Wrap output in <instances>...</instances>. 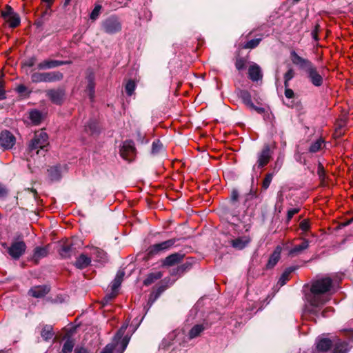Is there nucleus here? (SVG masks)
<instances>
[{
	"instance_id": "nucleus-1",
	"label": "nucleus",
	"mask_w": 353,
	"mask_h": 353,
	"mask_svg": "<svg viewBox=\"0 0 353 353\" xmlns=\"http://www.w3.org/2000/svg\"><path fill=\"white\" fill-rule=\"evenodd\" d=\"M332 281L329 277L316 279L312 283L310 292L305 294V299L312 307L310 312L318 316V308L322 307L330 299V290Z\"/></svg>"
},
{
	"instance_id": "nucleus-2",
	"label": "nucleus",
	"mask_w": 353,
	"mask_h": 353,
	"mask_svg": "<svg viewBox=\"0 0 353 353\" xmlns=\"http://www.w3.org/2000/svg\"><path fill=\"white\" fill-rule=\"evenodd\" d=\"M128 326V322H125L117 332L113 342L108 344L101 353H123L124 352L130 340L128 336H123Z\"/></svg>"
},
{
	"instance_id": "nucleus-3",
	"label": "nucleus",
	"mask_w": 353,
	"mask_h": 353,
	"mask_svg": "<svg viewBox=\"0 0 353 353\" xmlns=\"http://www.w3.org/2000/svg\"><path fill=\"white\" fill-rule=\"evenodd\" d=\"M272 154L273 151L268 144L264 145L261 150L257 152L256 163L252 166L253 176L255 175L256 177L259 176L261 172L258 170L268 165L272 159Z\"/></svg>"
},
{
	"instance_id": "nucleus-4",
	"label": "nucleus",
	"mask_w": 353,
	"mask_h": 353,
	"mask_svg": "<svg viewBox=\"0 0 353 353\" xmlns=\"http://www.w3.org/2000/svg\"><path fill=\"white\" fill-rule=\"evenodd\" d=\"M63 79V74L59 71L34 72L31 74L30 79L34 83H53L60 81Z\"/></svg>"
},
{
	"instance_id": "nucleus-5",
	"label": "nucleus",
	"mask_w": 353,
	"mask_h": 353,
	"mask_svg": "<svg viewBox=\"0 0 353 353\" xmlns=\"http://www.w3.org/2000/svg\"><path fill=\"white\" fill-rule=\"evenodd\" d=\"M48 145V136L46 132L41 130L34 133L33 139L28 145V148L30 151L36 150L37 154H39V150H44Z\"/></svg>"
},
{
	"instance_id": "nucleus-6",
	"label": "nucleus",
	"mask_w": 353,
	"mask_h": 353,
	"mask_svg": "<svg viewBox=\"0 0 353 353\" xmlns=\"http://www.w3.org/2000/svg\"><path fill=\"white\" fill-rule=\"evenodd\" d=\"M101 28L104 32L108 34H114L121 30L122 24L118 17L112 15L102 21Z\"/></svg>"
},
{
	"instance_id": "nucleus-7",
	"label": "nucleus",
	"mask_w": 353,
	"mask_h": 353,
	"mask_svg": "<svg viewBox=\"0 0 353 353\" xmlns=\"http://www.w3.org/2000/svg\"><path fill=\"white\" fill-rule=\"evenodd\" d=\"M1 16L10 28L17 27L21 22L19 14L8 5L1 10Z\"/></svg>"
},
{
	"instance_id": "nucleus-8",
	"label": "nucleus",
	"mask_w": 353,
	"mask_h": 353,
	"mask_svg": "<svg viewBox=\"0 0 353 353\" xmlns=\"http://www.w3.org/2000/svg\"><path fill=\"white\" fill-rule=\"evenodd\" d=\"M26 250V245L23 241L13 242L8 248V252L14 259H19Z\"/></svg>"
},
{
	"instance_id": "nucleus-9",
	"label": "nucleus",
	"mask_w": 353,
	"mask_h": 353,
	"mask_svg": "<svg viewBox=\"0 0 353 353\" xmlns=\"http://www.w3.org/2000/svg\"><path fill=\"white\" fill-rule=\"evenodd\" d=\"M71 63L70 61H59L46 59L39 62L37 65L39 70H46L53 69L63 65H68Z\"/></svg>"
},
{
	"instance_id": "nucleus-10",
	"label": "nucleus",
	"mask_w": 353,
	"mask_h": 353,
	"mask_svg": "<svg viewBox=\"0 0 353 353\" xmlns=\"http://www.w3.org/2000/svg\"><path fill=\"white\" fill-rule=\"evenodd\" d=\"M290 59L293 64L305 72L314 65L310 60L300 57L294 50L290 52Z\"/></svg>"
},
{
	"instance_id": "nucleus-11",
	"label": "nucleus",
	"mask_w": 353,
	"mask_h": 353,
	"mask_svg": "<svg viewBox=\"0 0 353 353\" xmlns=\"http://www.w3.org/2000/svg\"><path fill=\"white\" fill-rule=\"evenodd\" d=\"M176 242V240L175 239H172L159 243L154 244L149 248V253L156 254L161 252L168 250L174 246Z\"/></svg>"
},
{
	"instance_id": "nucleus-12",
	"label": "nucleus",
	"mask_w": 353,
	"mask_h": 353,
	"mask_svg": "<svg viewBox=\"0 0 353 353\" xmlns=\"http://www.w3.org/2000/svg\"><path fill=\"white\" fill-rule=\"evenodd\" d=\"M16 143V138L8 130H3L0 134V145L4 150L12 148Z\"/></svg>"
},
{
	"instance_id": "nucleus-13",
	"label": "nucleus",
	"mask_w": 353,
	"mask_h": 353,
	"mask_svg": "<svg viewBox=\"0 0 353 353\" xmlns=\"http://www.w3.org/2000/svg\"><path fill=\"white\" fill-rule=\"evenodd\" d=\"M135 152L134 143L131 140L124 141L120 149L121 156L126 161H130L131 158L134 155Z\"/></svg>"
},
{
	"instance_id": "nucleus-14",
	"label": "nucleus",
	"mask_w": 353,
	"mask_h": 353,
	"mask_svg": "<svg viewBox=\"0 0 353 353\" xmlns=\"http://www.w3.org/2000/svg\"><path fill=\"white\" fill-rule=\"evenodd\" d=\"M305 72L310 81L313 85L319 87L323 84V74L317 70V68L314 65L310 67Z\"/></svg>"
},
{
	"instance_id": "nucleus-15",
	"label": "nucleus",
	"mask_w": 353,
	"mask_h": 353,
	"mask_svg": "<svg viewBox=\"0 0 353 353\" xmlns=\"http://www.w3.org/2000/svg\"><path fill=\"white\" fill-rule=\"evenodd\" d=\"M47 97L55 104H61L63 100L64 91L63 89H51L46 92Z\"/></svg>"
},
{
	"instance_id": "nucleus-16",
	"label": "nucleus",
	"mask_w": 353,
	"mask_h": 353,
	"mask_svg": "<svg viewBox=\"0 0 353 353\" xmlns=\"http://www.w3.org/2000/svg\"><path fill=\"white\" fill-rule=\"evenodd\" d=\"M50 292V288L48 285H37L31 288L28 294L35 298H42Z\"/></svg>"
},
{
	"instance_id": "nucleus-17",
	"label": "nucleus",
	"mask_w": 353,
	"mask_h": 353,
	"mask_svg": "<svg viewBox=\"0 0 353 353\" xmlns=\"http://www.w3.org/2000/svg\"><path fill=\"white\" fill-rule=\"evenodd\" d=\"M310 241L303 239L301 244L295 245L288 252V255L291 257L296 256L302 254L306 249L309 248Z\"/></svg>"
},
{
	"instance_id": "nucleus-18",
	"label": "nucleus",
	"mask_w": 353,
	"mask_h": 353,
	"mask_svg": "<svg viewBox=\"0 0 353 353\" xmlns=\"http://www.w3.org/2000/svg\"><path fill=\"white\" fill-rule=\"evenodd\" d=\"M184 257V254L181 253H174L167 256L163 261V267L173 266L180 263Z\"/></svg>"
},
{
	"instance_id": "nucleus-19",
	"label": "nucleus",
	"mask_w": 353,
	"mask_h": 353,
	"mask_svg": "<svg viewBox=\"0 0 353 353\" xmlns=\"http://www.w3.org/2000/svg\"><path fill=\"white\" fill-rule=\"evenodd\" d=\"M251 239L248 236L238 237L231 241L232 247L236 250H243L250 242Z\"/></svg>"
},
{
	"instance_id": "nucleus-20",
	"label": "nucleus",
	"mask_w": 353,
	"mask_h": 353,
	"mask_svg": "<svg viewBox=\"0 0 353 353\" xmlns=\"http://www.w3.org/2000/svg\"><path fill=\"white\" fill-rule=\"evenodd\" d=\"M332 345V343L329 339L319 337L316 340V349L319 352H327L330 349Z\"/></svg>"
},
{
	"instance_id": "nucleus-21",
	"label": "nucleus",
	"mask_w": 353,
	"mask_h": 353,
	"mask_svg": "<svg viewBox=\"0 0 353 353\" xmlns=\"http://www.w3.org/2000/svg\"><path fill=\"white\" fill-rule=\"evenodd\" d=\"M65 167L56 165L51 167L48 170V175L51 181H59L62 175L63 170H65Z\"/></svg>"
},
{
	"instance_id": "nucleus-22",
	"label": "nucleus",
	"mask_w": 353,
	"mask_h": 353,
	"mask_svg": "<svg viewBox=\"0 0 353 353\" xmlns=\"http://www.w3.org/2000/svg\"><path fill=\"white\" fill-rule=\"evenodd\" d=\"M91 263V258L85 254H81L77 258L74 266L80 270L86 268Z\"/></svg>"
},
{
	"instance_id": "nucleus-23",
	"label": "nucleus",
	"mask_w": 353,
	"mask_h": 353,
	"mask_svg": "<svg viewBox=\"0 0 353 353\" xmlns=\"http://www.w3.org/2000/svg\"><path fill=\"white\" fill-rule=\"evenodd\" d=\"M249 78L253 81H257L262 77L260 67L256 64H252L248 69Z\"/></svg>"
},
{
	"instance_id": "nucleus-24",
	"label": "nucleus",
	"mask_w": 353,
	"mask_h": 353,
	"mask_svg": "<svg viewBox=\"0 0 353 353\" xmlns=\"http://www.w3.org/2000/svg\"><path fill=\"white\" fill-rule=\"evenodd\" d=\"M238 96L248 108L254 107V103H252L251 95L249 92L245 90H240L238 92Z\"/></svg>"
},
{
	"instance_id": "nucleus-25",
	"label": "nucleus",
	"mask_w": 353,
	"mask_h": 353,
	"mask_svg": "<svg viewBox=\"0 0 353 353\" xmlns=\"http://www.w3.org/2000/svg\"><path fill=\"white\" fill-rule=\"evenodd\" d=\"M205 327L203 324H197L194 325L189 331L188 339H193L199 336L204 330Z\"/></svg>"
},
{
	"instance_id": "nucleus-26",
	"label": "nucleus",
	"mask_w": 353,
	"mask_h": 353,
	"mask_svg": "<svg viewBox=\"0 0 353 353\" xmlns=\"http://www.w3.org/2000/svg\"><path fill=\"white\" fill-rule=\"evenodd\" d=\"M281 248L278 246L270 256L267 266L268 268H273L279 261L281 256Z\"/></svg>"
},
{
	"instance_id": "nucleus-27",
	"label": "nucleus",
	"mask_w": 353,
	"mask_h": 353,
	"mask_svg": "<svg viewBox=\"0 0 353 353\" xmlns=\"http://www.w3.org/2000/svg\"><path fill=\"white\" fill-rule=\"evenodd\" d=\"M59 252L63 259L70 258L74 254V248L70 245H63L60 248Z\"/></svg>"
},
{
	"instance_id": "nucleus-28",
	"label": "nucleus",
	"mask_w": 353,
	"mask_h": 353,
	"mask_svg": "<svg viewBox=\"0 0 353 353\" xmlns=\"http://www.w3.org/2000/svg\"><path fill=\"white\" fill-rule=\"evenodd\" d=\"M92 256L95 257L96 260L101 263H105L108 260L106 253L98 248L92 249Z\"/></svg>"
},
{
	"instance_id": "nucleus-29",
	"label": "nucleus",
	"mask_w": 353,
	"mask_h": 353,
	"mask_svg": "<svg viewBox=\"0 0 353 353\" xmlns=\"http://www.w3.org/2000/svg\"><path fill=\"white\" fill-rule=\"evenodd\" d=\"M166 287L163 285H161L158 287V288L154 291L150 296L148 299V308L147 310H149V308L152 306V305L154 303V302L159 298V296L161 295V294L165 290ZM148 311H146L147 312Z\"/></svg>"
},
{
	"instance_id": "nucleus-30",
	"label": "nucleus",
	"mask_w": 353,
	"mask_h": 353,
	"mask_svg": "<svg viewBox=\"0 0 353 353\" xmlns=\"http://www.w3.org/2000/svg\"><path fill=\"white\" fill-rule=\"evenodd\" d=\"M125 275V272L123 270H120L117 272L114 279L113 280L111 285L112 291H116L120 287L123 276Z\"/></svg>"
},
{
	"instance_id": "nucleus-31",
	"label": "nucleus",
	"mask_w": 353,
	"mask_h": 353,
	"mask_svg": "<svg viewBox=\"0 0 353 353\" xmlns=\"http://www.w3.org/2000/svg\"><path fill=\"white\" fill-rule=\"evenodd\" d=\"M294 270L295 268L292 267L287 268L279 278L277 285H279V287L284 285L289 280L290 274L294 271Z\"/></svg>"
},
{
	"instance_id": "nucleus-32",
	"label": "nucleus",
	"mask_w": 353,
	"mask_h": 353,
	"mask_svg": "<svg viewBox=\"0 0 353 353\" xmlns=\"http://www.w3.org/2000/svg\"><path fill=\"white\" fill-rule=\"evenodd\" d=\"M163 274L161 272H155L149 274L147 278L144 280L143 284L146 286L154 283L157 280L161 279Z\"/></svg>"
},
{
	"instance_id": "nucleus-33",
	"label": "nucleus",
	"mask_w": 353,
	"mask_h": 353,
	"mask_svg": "<svg viewBox=\"0 0 353 353\" xmlns=\"http://www.w3.org/2000/svg\"><path fill=\"white\" fill-rule=\"evenodd\" d=\"M88 86H87V93L90 99V100H93L94 97V87L95 84L94 82V76L90 74L88 77Z\"/></svg>"
},
{
	"instance_id": "nucleus-34",
	"label": "nucleus",
	"mask_w": 353,
	"mask_h": 353,
	"mask_svg": "<svg viewBox=\"0 0 353 353\" xmlns=\"http://www.w3.org/2000/svg\"><path fill=\"white\" fill-rule=\"evenodd\" d=\"M29 118L34 124L38 125L41 123L43 119V115L41 112L34 110L30 112Z\"/></svg>"
},
{
	"instance_id": "nucleus-35",
	"label": "nucleus",
	"mask_w": 353,
	"mask_h": 353,
	"mask_svg": "<svg viewBox=\"0 0 353 353\" xmlns=\"http://www.w3.org/2000/svg\"><path fill=\"white\" fill-rule=\"evenodd\" d=\"M41 335L45 341L52 339L54 335L52 326L46 325L42 329Z\"/></svg>"
},
{
	"instance_id": "nucleus-36",
	"label": "nucleus",
	"mask_w": 353,
	"mask_h": 353,
	"mask_svg": "<svg viewBox=\"0 0 353 353\" xmlns=\"http://www.w3.org/2000/svg\"><path fill=\"white\" fill-rule=\"evenodd\" d=\"M48 250L47 248L37 247L34 249V259L38 261L41 258H43L48 255Z\"/></svg>"
},
{
	"instance_id": "nucleus-37",
	"label": "nucleus",
	"mask_w": 353,
	"mask_h": 353,
	"mask_svg": "<svg viewBox=\"0 0 353 353\" xmlns=\"http://www.w3.org/2000/svg\"><path fill=\"white\" fill-rule=\"evenodd\" d=\"M347 343L339 341L335 344L333 353H347Z\"/></svg>"
},
{
	"instance_id": "nucleus-38",
	"label": "nucleus",
	"mask_w": 353,
	"mask_h": 353,
	"mask_svg": "<svg viewBox=\"0 0 353 353\" xmlns=\"http://www.w3.org/2000/svg\"><path fill=\"white\" fill-rule=\"evenodd\" d=\"M85 130L88 133L94 134L98 132L97 123L94 121H90L88 125H85Z\"/></svg>"
},
{
	"instance_id": "nucleus-39",
	"label": "nucleus",
	"mask_w": 353,
	"mask_h": 353,
	"mask_svg": "<svg viewBox=\"0 0 353 353\" xmlns=\"http://www.w3.org/2000/svg\"><path fill=\"white\" fill-rule=\"evenodd\" d=\"M74 343L72 339H67L63 345L62 352L63 353L71 352L74 348Z\"/></svg>"
},
{
	"instance_id": "nucleus-40",
	"label": "nucleus",
	"mask_w": 353,
	"mask_h": 353,
	"mask_svg": "<svg viewBox=\"0 0 353 353\" xmlns=\"http://www.w3.org/2000/svg\"><path fill=\"white\" fill-rule=\"evenodd\" d=\"M294 77V71L292 68H290L284 75V85L285 87H289V81L292 79Z\"/></svg>"
},
{
	"instance_id": "nucleus-41",
	"label": "nucleus",
	"mask_w": 353,
	"mask_h": 353,
	"mask_svg": "<svg viewBox=\"0 0 353 353\" xmlns=\"http://www.w3.org/2000/svg\"><path fill=\"white\" fill-rule=\"evenodd\" d=\"M163 150V145L160 141L157 140L152 143L151 152L152 154L156 155Z\"/></svg>"
},
{
	"instance_id": "nucleus-42",
	"label": "nucleus",
	"mask_w": 353,
	"mask_h": 353,
	"mask_svg": "<svg viewBox=\"0 0 353 353\" xmlns=\"http://www.w3.org/2000/svg\"><path fill=\"white\" fill-rule=\"evenodd\" d=\"M283 157L279 155L277 157V159L274 164V166L272 168L274 174L277 173L280 170V169L281 168V167L283 165Z\"/></svg>"
},
{
	"instance_id": "nucleus-43",
	"label": "nucleus",
	"mask_w": 353,
	"mask_h": 353,
	"mask_svg": "<svg viewBox=\"0 0 353 353\" xmlns=\"http://www.w3.org/2000/svg\"><path fill=\"white\" fill-rule=\"evenodd\" d=\"M274 174L273 172H272V173H268L265 175V176L263 179V183H262V188L264 190H267L269 188V186L272 182Z\"/></svg>"
},
{
	"instance_id": "nucleus-44",
	"label": "nucleus",
	"mask_w": 353,
	"mask_h": 353,
	"mask_svg": "<svg viewBox=\"0 0 353 353\" xmlns=\"http://www.w3.org/2000/svg\"><path fill=\"white\" fill-rule=\"evenodd\" d=\"M239 197V192L236 190H233L231 192V200L230 208L233 210L236 207L237 199Z\"/></svg>"
},
{
	"instance_id": "nucleus-45",
	"label": "nucleus",
	"mask_w": 353,
	"mask_h": 353,
	"mask_svg": "<svg viewBox=\"0 0 353 353\" xmlns=\"http://www.w3.org/2000/svg\"><path fill=\"white\" fill-rule=\"evenodd\" d=\"M136 85L134 81H133L132 80L128 81L125 87V92L128 94V95L131 96L133 94Z\"/></svg>"
},
{
	"instance_id": "nucleus-46",
	"label": "nucleus",
	"mask_w": 353,
	"mask_h": 353,
	"mask_svg": "<svg viewBox=\"0 0 353 353\" xmlns=\"http://www.w3.org/2000/svg\"><path fill=\"white\" fill-rule=\"evenodd\" d=\"M261 41V38L251 39L245 44L244 48L253 49L259 44Z\"/></svg>"
},
{
	"instance_id": "nucleus-47",
	"label": "nucleus",
	"mask_w": 353,
	"mask_h": 353,
	"mask_svg": "<svg viewBox=\"0 0 353 353\" xmlns=\"http://www.w3.org/2000/svg\"><path fill=\"white\" fill-rule=\"evenodd\" d=\"M190 264L186 263L179 266L176 270H174L171 273L172 275H176L177 274L183 273L187 269L189 268Z\"/></svg>"
},
{
	"instance_id": "nucleus-48",
	"label": "nucleus",
	"mask_w": 353,
	"mask_h": 353,
	"mask_svg": "<svg viewBox=\"0 0 353 353\" xmlns=\"http://www.w3.org/2000/svg\"><path fill=\"white\" fill-rule=\"evenodd\" d=\"M323 143V141L321 139L316 141L314 143H313L311 145V146L310 148V151L311 152H316L319 151L321 149Z\"/></svg>"
},
{
	"instance_id": "nucleus-49",
	"label": "nucleus",
	"mask_w": 353,
	"mask_h": 353,
	"mask_svg": "<svg viewBox=\"0 0 353 353\" xmlns=\"http://www.w3.org/2000/svg\"><path fill=\"white\" fill-rule=\"evenodd\" d=\"M101 10V6L97 5L90 14V19L92 20H96L100 14Z\"/></svg>"
},
{
	"instance_id": "nucleus-50",
	"label": "nucleus",
	"mask_w": 353,
	"mask_h": 353,
	"mask_svg": "<svg viewBox=\"0 0 353 353\" xmlns=\"http://www.w3.org/2000/svg\"><path fill=\"white\" fill-rule=\"evenodd\" d=\"M246 60L243 58L236 59L235 66L238 70H242L245 68Z\"/></svg>"
},
{
	"instance_id": "nucleus-51",
	"label": "nucleus",
	"mask_w": 353,
	"mask_h": 353,
	"mask_svg": "<svg viewBox=\"0 0 353 353\" xmlns=\"http://www.w3.org/2000/svg\"><path fill=\"white\" fill-rule=\"evenodd\" d=\"M116 291H112L110 294H107L103 299V305L108 304L113 298L116 296Z\"/></svg>"
},
{
	"instance_id": "nucleus-52",
	"label": "nucleus",
	"mask_w": 353,
	"mask_h": 353,
	"mask_svg": "<svg viewBox=\"0 0 353 353\" xmlns=\"http://www.w3.org/2000/svg\"><path fill=\"white\" fill-rule=\"evenodd\" d=\"M310 225L307 219H304L300 223V228L303 232H307L309 230Z\"/></svg>"
},
{
	"instance_id": "nucleus-53",
	"label": "nucleus",
	"mask_w": 353,
	"mask_h": 353,
	"mask_svg": "<svg viewBox=\"0 0 353 353\" xmlns=\"http://www.w3.org/2000/svg\"><path fill=\"white\" fill-rule=\"evenodd\" d=\"M299 208H293V209H290L288 211V214H287V221H290L292 218L293 217V216L298 213L299 212Z\"/></svg>"
},
{
	"instance_id": "nucleus-54",
	"label": "nucleus",
	"mask_w": 353,
	"mask_h": 353,
	"mask_svg": "<svg viewBox=\"0 0 353 353\" xmlns=\"http://www.w3.org/2000/svg\"><path fill=\"white\" fill-rule=\"evenodd\" d=\"M137 141L141 144L148 143V140L145 139V136L141 132L138 131L137 133Z\"/></svg>"
},
{
	"instance_id": "nucleus-55",
	"label": "nucleus",
	"mask_w": 353,
	"mask_h": 353,
	"mask_svg": "<svg viewBox=\"0 0 353 353\" xmlns=\"http://www.w3.org/2000/svg\"><path fill=\"white\" fill-rule=\"evenodd\" d=\"M294 91L289 88V87H285V96L288 99H292L294 97Z\"/></svg>"
},
{
	"instance_id": "nucleus-56",
	"label": "nucleus",
	"mask_w": 353,
	"mask_h": 353,
	"mask_svg": "<svg viewBox=\"0 0 353 353\" xmlns=\"http://www.w3.org/2000/svg\"><path fill=\"white\" fill-rule=\"evenodd\" d=\"M227 219H228V222H230L231 224L236 226L239 225V221H240V219L237 218L236 215H232L230 219H229V217H227Z\"/></svg>"
},
{
	"instance_id": "nucleus-57",
	"label": "nucleus",
	"mask_w": 353,
	"mask_h": 353,
	"mask_svg": "<svg viewBox=\"0 0 353 353\" xmlns=\"http://www.w3.org/2000/svg\"><path fill=\"white\" fill-rule=\"evenodd\" d=\"M256 197V192H250L248 194L245 195V204H246L249 201Z\"/></svg>"
},
{
	"instance_id": "nucleus-58",
	"label": "nucleus",
	"mask_w": 353,
	"mask_h": 353,
	"mask_svg": "<svg viewBox=\"0 0 353 353\" xmlns=\"http://www.w3.org/2000/svg\"><path fill=\"white\" fill-rule=\"evenodd\" d=\"M74 353H89L87 349L83 347H77L74 349Z\"/></svg>"
},
{
	"instance_id": "nucleus-59",
	"label": "nucleus",
	"mask_w": 353,
	"mask_h": 353,
	"mask_svg": "<svg viewBox=\"0 0 353 353\" xmlns=\"http://www.w3.org/2000/svg\"><path fill=\"white\" fill-rule=\"evenodd\" d=\"M249 108L251 109V110H254L256 112H257L259 114H262L265 111L263 108H262V107H257L254 104V107L253 108Z\"/></svg>"
},
{
	"instance_id": "nucleus-60",
	"label": "nucleus",
	"mask_w": 353,
	"mask_h": 353,
	"mask_svg": "<svg viewBox=\"0 0 353 353\" xmlns=\"http://www.w3.org/2000/svg\"><path fill=\"white\" fill-rule=\"evenodd\" d=\"M6 93L3 87V84L0 83V100L5 99Z\"/></svg>"
},
{
	"instance_id": "nucleus-61",
	"label": "nucleus",
	"mask_w": 353,
	"mask_h": 353,
	"mask_svg": "<svg viewBox=\"0 0 353 353\" xmlns=\"http://www.w3.org/2000/svg\"><path fill=\"white\" fill-rule=\"evenodd\" d=\"M333 312V310H332V308H330V307H327V308H325L324 310H323V311L321 312V316H322L323 317H327V316H328L329 315H328L327 313V312Z\"/></svg>"
},
{
	"instance_id": "nucleus-62",
	"label": "nucleus",
	"mask_w": 353,
	"mask_h": 353,
	"mask_svg": "<svg viewBox=\"0 0 353 353\" xmlns=\"http://www.w3.org/2000/svg\"><path fill=\"white\" fill-rule=\"evenodd\" d=\"M35 63V59L34 58H30V59H28L26 62V65L28 66V67H32L34 65Z\"/></svg>"
},
{
	"instance_id": "nucleus-63",
	"label": "nucleus",
	"mask_w": 353,
	"mask_h": 353,
	"mask_svg": "<svg viewBox=\"0 0 353 353\" xmlns=\"http://www.w3.org/2000/svg\"><path fill=\"white\" fill-rule=\"evenodd\" d=\"M7 194V190L5 188L0 185V198L4 197Z\"/></svg>"
},
{
	"instance_id": "nucleus-64",
	"label": "nucleus",
	"mask_w": 353,
	"mask_h": 353,
	"mask_svg": "<svg viewBox=\"0 0 353 353\" xmlns=\"http://www.w3.org/2000/svg\"><path fill=\"white\" fill-rule=\"evenodd\" d=\"M27 90L26 87L23 85H20L17 87V90L19 93H23Z\"/></svg>"
}]
</instances>
